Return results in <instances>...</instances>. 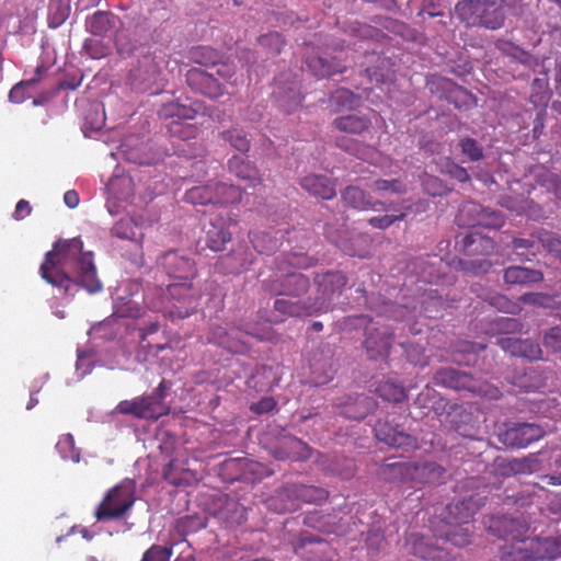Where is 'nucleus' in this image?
Instances as JSON below:
<instances>
[{"label":"nucleus","instance_id":"1","mask_svg":"<svg viewBox=\"0 0 561 561\" xmlns=\"http://www.w3.org/2000/svg\"><path fill=\"white\" fill-rule=\"evenodd\" d=\"M39 274L45 282L69 295H73L78 287L89 294L102 289L93 254L83 252V243L79 238L56 242L53 250L45 254Z\"/></svg>","mask_w":561,"mask_h":561},{"label":"nucleus","instance_id":"2","mask_svg":"<svg viewBox=\"0 0 561 561\" xmlns=\"http://www.w3.org/2000/svg\"><path fill=\"white\" fill-rule=\"evenodd\" d=\"M501 537L505 543L501 547V558L507 561H538L561 556V536L527 537L528 524L520 517H502L499 520Z\"/></svg>","mask_w":561,"mask_h":561},{"label":"nucleus","instance_id":"3","mask_svg":"<svg viewBox=\"0 0 561 561\" xmlns=\"http://www.w3.org/2000/svg\"><path fill=\"white\" fill-rule=\"evenodd\" d=\"M236 72V66L226 61L214 70L192 68L185 77L193 91L209 99H218L227 92V84H234Z\"/></svg>","mask_w":561,"mask_h":561},{"label":"nucleus","instance_id":"4","mask_svg":"<svg viewBox=\"0 0 561 561\" xmlns=\"http://www.w3.org/2000/svg\"><path fill=\"white\" fill-rule=\"evenodd\" d=\"M199 297L201 290L194 287L193 280L172 282L153 308L171 319H184L196 310Z\"/></svg>","mask_w":561,"mask_h":561},{"label":"nucleus","instance_id":"5","mask_svg":"<svg viewBox=\"0 0 561 561\" xmlns=\"http://www.w3.org/2000/svg\"><path fill=\"white\" fill-rule=\"evenodd\" d=\"M329 495V491L321 486L288 483L276 491V494L270 500V506L277 513L294 512L301 504L320 505L327 502Z\"/></svg>","mask_w":561,"mask_h":561},{"label":"nucleus","instance_id":"6","mask_svg":"<svg viewBox=\"0 0 561 561\" xmlns=\"http://www.w3.org/2000/svg\"><path fill=\"white\" fill-rule=\"evenodd\" d=\"M434 382L456 391H468L488 400H499L502 397L497 387L455 368L438 369L434 375Z\"/></svg>","mask_w":561,"mask_h":561},{"label":"nucleus","instance_id":"7","mask_svg":"<svg viewBox=\"0 0 561 561\" xmlns=\"http://www.w3.org/2000/svg\"><path fill=\"white\" fill-rule=\"evenodd\" d=\"M135 501L133 482H121L105 493L95 508L94 517L98 522L121 519L131 510Z\"/></svg>","mask_w":561,"mask_h":561},{"label":"nucleus","instance_id":"8","mask_svg":"<svg viewBox=\"0 0 561 561\" xmlns=\"http://www.w3.org/2000/svg\"><path fill=\"white\" fill-rule=\"evenodd\" d=\"M318 296L312 299L319 314L332 309L335 299L340 298L348 283V278L342 271H327L317 273L313 278Z\"/></svg>","mask_w":561,"mask_h":561},{"label":"nucleus","instance_id":"9","mask_svg":"<svg viewBox=\"0 0 561 561\" xmlns=\"http://www.w3.org/2000/svg\"><path fill=\"white\" fill-rule=\"evenodd\" d=\"M161 69L152 54H145L138 58L137 64L129 70L126 83L136 92H149L160 89Z\"/></svg>","mask_w":561,"mask_h":561},{"label":"nucleus","instance_id":"10","mask_svg":"<svg viewBox=\"0 0 561 561\" xmlns=\"http://www.w3.org/2000/svg\"><path fill=\"white\" fill-rule=\"evenodd\" d=\"M545 436V430L535 423H504L497 433L499 440L507 446L525 448Z\"/></svg>","mask_w":561,"mask_h":561},{"label":"nucleus","instance_id":"11","mask_svg":"<svg viewBox=\"0 0 561 561\" xmlns=\"http://www.w3.org/2000/svg\"><path fill=\"white\" fill-rule=\"evenodd\" d=\"M157 266L173 282L193 280L197 276L194 260L178 251H168L161 254Z\"/></svg>","mask_w":561,"mask_h":561},{"label":"nucleus","instance_id":"12","mask_svg":"<svg viewBox=\"0 0 561 561\" xmlns=\"http://www.w3.org/2000/svg\"><path fill=\"white\" fill-rule=\"evenodd\" d=\"M116 411L136 419L156 421L169 413V407L161 405L154 398H149V396H140L131 400L121 401L116 405Z\"/></svg>","mask_w":561,"mask_h":561},{"label":"nucleus","instance_id":"13","mask_svg":"<svg viewBox=\"0 0 561 561\" xmlns=\"http://www.w3.org/2000/svg\"><path fill=\"white\" fill-rule=\"evenodd\" d=\"M374 432L376 438L393 448H415L417 439L408 433L399 423L392 420H379L375 426Z\"/></svg>","mask_w":561,"mask_h":561},{"label":"nucleus","instance_id":"14","mask_svg":"<svg viewBox=\"0 0 561 561\" xmlns=\"http://www.w3.org/2000/svg\"><path fill=\"white\" fill-rule=\"evenodd\" d=\"M483 504L484 499L479 495H469L453 501L445 507L444 519L449 526L468 524Z\"/></svg>","mask_w":561,"mask_h":561},{"label":"nucleus","instance_id":"15","mask_svg":"<svg viewBox=\"0 0 561 561\" xmlns=\"http://www.w3.org/2000/svg\"><path fill=\"white\" fill-rule=\"evenodd\" d=\"M254 262V255L249 247L243 243H237L230 252L218 257L216 270L225 275L240 274L247 271Z\"/></svg>","mask_w":561,"mask_h":561},{"label":"nucleus","instance_id":"16","mask_svg":"<svg viewBox=\"0 0 561 561\" xmlns=\"http://www.w3.org/2000/svg\"><path fill=\"white\" fill-rule=\"evenodd\" d=\"M394 341L393 332L385 325L367 329L364 347L370 359H383L389 356Z\"/></svg>","mask_w":561,"mask_h":561},{"label":"nucleus","instance_id":"17","mask_svg":"<svg viewBox=\"0 0 561 561\" xmlns=\"http://www.w3.org/2000/svg\"><path fill=\"white\" fill-rule=\"evenodd\" d=\"M405 547L410 553L425 561H450L449 553L444 548L416 533L405 537Z\"/></svg>","mask_w":561,"mask_h":561},{"label":"nucleus","instance_id":"18","mask_svg":"<svg viewBox=\"0 0 561 561\" xmlns=\"http://www.w3.org/2000/svg\"><path fill=\"white\" fill-rule=\"evenodd\" d=\"M331 54L325 49L313 50L308 55L306 65L317 78H327L336 73H343L346 66L336 56L328 58Z\"/></svg>","mask_w":561,"mask_h":561},{"label":"nucleus","instance_id":"19","mask_svg":"<svg viewBox=\"0 0 561 561\" xmlns=\"http://www.w3.org/2000/svg\"><path fill=\"white\" fill-rule=\"evenodd\" d=\"M302 524L325 534L343 536L347 533V525L337 513H323L321 511L305 514Z\"/></svg>","mask_w":561,"mask_h":561},{"label":"nucleus","instance_id":"20","mask_svg":"<svg viewBox=\"0 0 561 561\" xmlns=\"http://www.w3.org/2000/svg\"><path fill=\"white\" fill-rule=\"evenodd\" d=\"M376 401L362 394H350L341 399L337 404L339 413L346 419L360 421L368 414L373 413L376 409Z\"/></svg>","mask_w":561,"mask_h":561},{"label":"nucleus","instance_id":"21","mask_svg":"<svg viewBox=\"0 0 561 561\" xmlns=\"http://www.w3.org/2000/svg\"><path fill=\"white\" fill-rule=\"evenodd\" d=\"M312 449L295 436H284L274 449V457L279 460L305 461L311 457Z\"/></svg>","mask_w":561,"mask_h":561},{"label":"nucleus","instance_id":"22","mask_svg":"<svg viewBox=\"0 0 561 561\" xmlns=\"http://www.w3.org/2000/svg\"><path fill=\"white\" fill-rule=\"evenodd\" d=\"M312 299H301L282 296L274 301L273 308L275 311L287 317H311L319 314V309L314 307Z\"/></svg>","mask_w":561,"mask_h":561},{"label":"nucleus","instance_id":"23","mask_svg":"<svg viewBox=\"0 0 561 561\" xmlns=\"http://www.w3.org/2000/svg\"><path fill=\"white\" fill-rule=\"evenodd\" d=\"M310 288L309 278L301 273H287L277 284L270 288L277 296L301 298Z\"/></svg>","mask_w":561,"mask_h":561},{"label":"nucleus","instance_id":"24","mask_svg":"<svg viewBox=\"0 0 561 561\" xmlns=\"http://www.w3.org/2000/svg\"><path fill=\"white\" fill-rule=\"evenodd\" d=\"M497 345L513 356L524 357L529 360L540 359L542 355L539 344L528 339L503 336L497 340Z\"/></svg>","mask_w":561,"mask_h":561},{"label":"nucleus","instance_id":"25","mask_svg":"<svg viewBox=\"0 0 561 561\" xmlns=\"http://www.w3.org/2000/svg\"><path fill=\"white\" fill-rule=\"evenodd\" d=\"M300 186L310 195L330 201L336 195L335 180L322 174H307L300 179Z\"/></svg>","mask_w":561,"mask_h":561},{"label":"nucleus","instance_id":"26","mask_svg":"<svg viewBox=\"0 0 561 561\" xmlns=\"http://www.w3.org/2000/svg\"><path fill=\"white\" fill-rule=\"evenodd\" d=\"M296 554L307 561H321L328 545L318 536L300 534L291 541Z\"/></svg>","mask_w":561,"mask_h":561},{"label":"nucleus","instance_id":"27","mask_svg":"<svg viewBox=\"0 0 561 561\" xmlns=\"http://www.w3.org/2000/svg\"><path fill=\"white\" fill-rule=\"evenodd\" d=\"M460 252L468 256L489 255L494 251L495 243L492 238L478 231H471L457 241Z\"/></svg>","mask_w":561,"mask_h":561},{"label":"nucleus","instance_id":"28","mask_svg":"<svg viewBox=\"0 0 561 561\" xmlns=\"http://www.w3.org/2000/svg\"><path fill=\"white\" fill-rule=\"evenodd\" d=\"M228 170L249 187H256L263 183V176L256 165L239 156H232L228 160Z\"/></svg>","mask_w":561,"mask_h":561},{"label":"nucleus","instance_id":"29","mask_svg":"<svg viewBox=\"0 0 561 561\" xmlns=\"http://www.w3.org/2000/svg\"><path fill=\"white\" fill-rule=\"evenodd\" d=\"M343 206L358 211L376 209L382 205L379 201H374L365 191L356 185H348L341 192Z\"/></svg>","mask_w":561,"mask_h":561},{"label":"nucleus","instance_id":"30","mask_svg":"<svg viewBox=\"0 0 561 561\" xmlns=\"http://www.w3.org/2000/svg\"><path fill=\"white\" fill-rule=\"evenodd\" d=\"M446 469L435 461L412 462V483L414 484H432L439 482Z\"/></svg>","mask_w":561,"mask_h":561},{"label":"nucleus","instance_id":"31","mask_svg":"<svg viewBox=\"0 0 561 561\" xmlns=\"http://www.w3.org/2000/svg\"><path fill=\"white\" fill-rule=\"evenodd\" d=\"M274 94L276 95L279 107H282L286 114L296 112L304 101V95L301 94L298 82H291L288 87L277 84Z\"/></svg>","mask_w":561,"mask_h":561},{"label":"nucleus","instance_id":"32","mask_svg":"<svg viewBox=\"0 0 561 561\" xmlns=\"http://www.w3.org/2000/svg\"><path fill=\"white\" fill-rule=\"evenodd\" d=\"M503 278L508 285L525 286L542 282L543 273L539 270L513 265L504 270Z\"/></svg>","mask_w":561,"mask_h":561},{"label":"nucleus","instance_id":"33","mask_svg":"<svg viewBox=\"0 0 561 561\" xmlns=\"http://www.w3.org/2000/svg\"><path fill=\"white\" fill-rule=\"evenodd\" d=\"M478 24L490 30L500 28L504 24V12L495 1L480 0Z\"/></svg>","mask_w":561,"mask_h":561},{"label":"nucleus","instance_id":"34","mask_svg":"<svg viewBox=\"0 0 561 561\" xmlns=\"http://www.w3.org/2000/svg\"><path fill=\"white\" fill-rule=\"evenodd\" d=\"M435 84L443 89L446 100L458 108L470 105L473 100L469 91L449 79L439 78Z\"/></svg>","mask_w":561,"mask_h":561},{"label":"nucleus","instance_id":"35","mask_svg":"<svg viewBox=\"0 0 561 561\" xmlns=\"http://www.w3.org/2000/svg\"><path fill=\"white\" fill-rule=\"evenodd\" d=\"M230 240L231 232L221 219L210 222L206 230V245L210 250L215 252L222 251Z\"/></svg>","mask_w":561,"mask_h":561},{"label":"nucleus","instance_id":"36","mask_svg":"<svg viewBox=\"0 0 561 561\" xmlns=\"http://www.w3.org/2000/svg\"><path fill=\"white\" fill-rule=\"evenodd\" d=\"M334 127L346 134L360 135L367 131L371 126V121L368 116L350 114L340 116L333 122Z\"/></svg>","mask_w":561,"mask_h":561},{"label":"nucleus","instance_id":"37","mask_svg":"<svg viewBox=\"0 0 561 561\" xmlns=\"http://www.w3.org/2000/svg\"><path fill=\"white\" fill-rule=\"evenodd\" d=\"M196 110L190 105H184L179 102H169L161 106L159 110V117L163 121H192L196 117Z\"/></svg>","mask_w":561,"mask_h":561},{"label":"nucleus","instance_id":"38","mask_svg":"<svg viewBox=\"0 0 561 561\" xmlns=\"http://www.w3.org/2000/svg\"><path fill=\"white\" fill-rule=\"evenodd\" d=\"M214 205L238 204L242 199L243 191L233 184L214 182Z\"/></svg>","mask_w":561,"mask_h":561},{"label":"nucleus","instance_id":"39","mask_svg":"<svg viewBox=\"0 0 561 561\" xmlns=\"http://www.w3.org/2000/svg\"><path fill=\"white\" fill-rule=\"evenodd\" d=\"M163 478L174 486H187L194 476L191 470L182 468L178 460L172 459L163 469Z\"/></svg>","mask_w":561,"mask_h":561},{"label":"nucleus","instance_id":"40","mask_svg":"<svg viewBox=\"0 0 561 561\" xmlns=\"http://www.w3.org/2000/svg\"><path fill=\"white\" fill-rule=\"evenodd\" d=\"M329 102L335 111L354 110L360 105L362 99L351 90L340 88L331 93Z\"/></svg>","mask_w":561,"mask_h":561},{"label":"nucleus","instance_id":"41","mask_svg":"<svg viewBox=\"0 0 561 561\" xmlns=\"http://www.w3.org/2000/svg\"><path fill=\"white\" fill-rule=\"evenodd\" d=\"M249 239L254 250L261 254H272L279 245L278 239L266 231H250Z\"/></svg>","mask_w":561,"mask_h":561},{"label":"nucleus","instance_id":"42","mask_svg":"<svg viewBox=\"0 0 561 561\" xmlns=\"http://www.w3.org/2000/svg\"><path fill=\"white\" fill-rule=\"evenodd\" d=\"M381 473L386 480L411 482L412 462H390L381 467Z\"/></svg>","mask_w":561,"mask_h":561},{"label":"nucleus","instance_id":"43","mask_svg":"<svg viewBox=\"0 0 561 561\" xmlns=\"http://www.w3.org/2000/svg\"><path fill=\"white\" fill-rule=\"evenodd\" d=\"M480 0H461L455 5V15L467 25H477L479 18Z\"/></svg>","mask_w":561,"mask_h":561},{"label":"nucleus","instance_id":"44","mask_svg":"<svg viewBox=\"0 0 561 561\" xmlns=\"http://www.w3.org/2000/svg\"><path fill=\"white\" fill-rule=\"evenodd\" d=\"M214 182L194 186L185 192L184 199L193 205H214Z\"/></svg>","mask_w":561,"mask_h":561},{"label":"nucleus","instance_id":"45","mask_svg":"<svg viewBox=\"0 0 561 561\" xmlns=\"http://www.w3.org/2000/svg\"><path fill=\"white\" fill-rule=\"evenodd\" d=\"M87 30L98 36H102L114 26L113 15L110 12L96 11L85 22Z\"/></svg>","mask_w":561,"mask_h":561},{"label":"nucleus","instance_id":"46","mask_svg":"<svg viewBox=\"0 0 561 561\" xmlns=\"http://www.w3.org/2000/svg\"><path fill=\"white\" fill-rule=\"evenodd\" d=\"M375 391L383 400L394 403L403 401L407 397L404 387L390 380L380 381Z\"/></svg>","mask_w":561,"mask_h":561},{"label":"nucleus","instance_id":"47","mask_svg":"<svg viewBox=\"0 0 561 561\" xmlns=\"http://www.w3.org/2000/svg\"><path fill=\"white\" fill-rule=\"evenodd\" d=\"M193 59L195 62L205 66L208 70H214L217 66L225 64L221 61L220 53L209 46L195 48L193 51Z\"/></svg>","mask_w":561,"mask_h":561},{"label":"nucleus","instance_id":"48","mask_svg":"<svg viewBox=\"0 0 561 561\" xmlns=\"http://www.w3.org/2000/svg\"><path fill=\"white\" fill-rule=\"evenodd\" d=\"M407 359L420 367L428 365L430 357L425 354V345L416 342H405L401 344Z\"/></svg>","mask_w":561,"mask_h":561},{"label":"nucleus","instance_id":"49","mask_svg":"<svg viewBox=\"0 0 561 561\" xmlns=\"http://www.w3.org/2000/svg\"><path fill=\"white\" fill-rule=\"evenodd\" d=\"M539 465L536 457H525L520 459H513L503 466V472L506 474H520L531 473Z\"/></svg>","mask_w":561,"mask_h":561},{"label":"nucleus","instance_id":"50","mask_svg":"<svg viewBox=\"0 0 561 561\" xmlns=\"http://www.w3.org/2000/svg\"><path fill=\"white\" fill-rule=\"evenodd\" d=\"M539 231L531 233L527 238L517 237L513 239L512 245L517 255H536L539 252V244H541L537 238Z\"/></svg>","mask_w":561,"mask_h":561},{"label":"nucleus","instance_id":"51","mask_svg":"<svg viewBox=\"0 0 561 561\" xmlns=\"http://www.w3.org/2000/svg\"><path fill=\"white\" fill-rule=\"evenodd\" d=\"M137 226L129 218H122L115 222V225L111 228V234L122 240L135 241L137 244H140V240H137Z\"/></svg>","mask_w":561,"mask_h":561},{"label":"nucleus","instance_id":"52","mask_svg":"<svg viewBox=\"0 0 561 561\" xmlns=\"http://www.w3.org/2000/svg\"><path fill=\"white\" fill-rule=\"evenodd\" d=\"M164 125L172 137L183 140L194 138L198 130L195 125L182 121L164 122Z\"/></svg>","mask_w":561,"mask_h":561},{"label":"nucleus","instance_id":"53","mask_svg":"<svg viewBox=\"0 0 561 561\" xmlns=\"http://www.w3.org/2000/svg\"><path fill=\"white\" fill-rule=\"evenodd\" d=\"M222 139L230 144L236 150L247 153L251 148V142L245 133L238 128H231L222 133Z\"/></svg>","mask_w":561,"mask_h":561},{"label":"nucleus","instance_id":"54","mask_svg":"<svg viewBox=\"0 0 561 561\" xmlns=\"http://www.w3.org/2000/svg\"><path fill=\"white\" fill-rule=\"evenodd\" d=\"M537 238L540 241L541 247L561 262V237L551 231L541 229L538 232Z\"/></svg>","mask_w":561,"mask_h":561},{"label":"nucleus","instance_id":"55","mask_svg":"<svg viewBox=\"0 0 561 561\" xmlns=\"http://www.w3.org/2000/svg\"><path fill=\"white\" fill-rule=\"evenodd\" d=\"M492 267L491 261L486 259L458 260L457 268L471 275H481Z\"/></svg>","mask_w":561,"mask_h":561},{"label":"nucleus","instance_id":"56","mask_svg":"<svg viewBox=\"0 0 561 561\" xmlns=\"http://www.w3.org/2000/svg\"><path fill=\"white\" fill-rule=\"evenodd\" d=\"M484 301L491 307H494L499 311L505 313H515L520 309L517 304L511 301L506 296L497 293H488L484 297Z\"/></svg>","mask_w":561,"mask_h":561},{"label":"nucleus","instance_id":"57","mask_svg":"<svg viewBox=\"0 0 561 561\" xmlns=\"http://www.w3.org/2000/svg\"><path fill=\"white\" fill-rule=\"evenodd\" d=\"M259 44L267 50L271 55H278L284 46L285 39L282 34L277 32H270L259 37Z\"/></svg>","mask_w":561,"mask_h":561},{"label":"nucleus","instance_id":"58","mask_svg":"<svg viewBox=\"0 0 561 561\" xmlns=\"http://www.w3.org/2000/svg\"><path fill=\"white\" fill-rule=\"evenodd\" d=\"M537 183L546 188L547 192L552 193L557 198L561 199V179L559 175L545 171L537 174Z\"/></svg>","mask_w":561,"mask_h":561},{"label":"nucleus","instance_id":"59","mask_svg":"<svg viewBox=\"0 0 561 561\" xmlns=\"http://www.w3.org/2000/svg\"><path fill=\"white\" fill-rule=\"evenodd\" d=\"M423 187L431 196H445L451 188L448 187L439 178L426 175L423 180Z\"/></svg>","mask_w":561,"mask_h":561},{"label":"nucleus","instance_id":"60","mask_svg":"<svg viewBox=\"0 0 561 561\" xmlns=\"http://www.w3.org/2000/svg\"><path fill=\"white\" fill-rule=\"evenodd\" d=\"M172 554V547L152 545L144 552L141 561H170Z\"/></svg>","mask_w":561,"mask_h":561},{"label":"nucleus","instance_id":"61","mask_svg":"<svg viewBox=\"0 0 561 561\" xmlns=\"http://www.w3.org/2000/svg\"><path fill=\"white\" fill-rule=\"evenodd\" d=\"M445 533V538L457 547H465L471 542L468 528L460 526H449Z\"/></svg>","mask_w":561,"mask_h":561},{"label":"nucleus","instance_id":"62","mask_svg":"<svg viewBox=\"0 0 561 561\" xmlns=\"http://www.w3.org/2000/svg\"><path fill=\"white\" fill-rule=\"evenodd\" d=\"M209 340L231 352H238V343L230 337L228 331L222 327H215Z\"/></svg>","mask_w":561,"mask_h":561},{"label":"nucleus","instance_id":"63","mask_svg":"<svg viewBox=\"0 0 561 561\" xmlns=\"http://www.w3.org/2000/svg\"><path fill=\"white\" fill-rule=\"evenodd\" d=\"M459 147L461 152L466 154L471 161H479L483 158V149L473 138L466 137L460 139Z\"/></svg>","mask_w":561,"mask_h":561},{"label":"nucleus","instance_id":"64","mask_svg":"<svg viewBox=\"0 0 561 561\" xmlns=\"http://www.w3.org/2000/svg\"><path fill=\"white\" fill-rule=\"evenodd\" d=\"M49 10V26L58 27L67 20L70 8L61 2H55L50 4Z\"/></svg>","mask_w":561,"mask_h":561}]
</instances>
